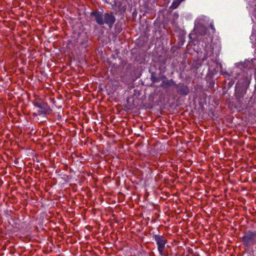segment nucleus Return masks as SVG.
I'll use <instances>...</instances> for the list:
<instances>
[{"label": "nucleus", "mask_w": 256, "mask_h": 256, "mask_svg": "<svg viewBox=\"0 0 256 256\" xmlns=\"http://www.w3.org/2000/svg\"><path fill=\"white\" fill-rule=\"evenodd\" d=\"M152 80L153 82H159L160 81V78H154Z\"/></svg>", "instance_id": "nucleus-10"}, {"label": "nucleus", "mask_w": 256, "mask_h": 256, "mask_svg": "<svg viewBox=\"0 0 256 256\" xmlns=\"http://www.w3.org/2000/svg\"><path fill=\"white\" fill-rule=\"evenodd\" d=\"M175 88L177 89L178 92L180 94L186 96L190 92L188 87L184 84H176Z\"/></svg>", "instance_id": "nucleus-6"}, {"label": "nucleus", "mask_w": 256, "mask_h": 256, "mask_svg": "<svg viewBox=\"0 0 256 256\" xmlns=\"http://www.w3.org/2000/svg\"><path fill=\"white\" fill-rule=\"evenodd\" d=\"M182 2L180 1V0H174L171 6H170V8H173V9H175V8H176L178 6L180 5V4Z\"/></svg>", "instance_id": "nucleus-9"}, {"label": "nucleus", "mask_w": 256, "mask_h": 256, "mask_svg": "<svg viewBox=\"0 0 256 256\" xmlns=\"http://www.w3.org/2000/svg\"><path fill=\"white\" fill-rule=\"evenodd\" d=\"M164 80H162V84L160 85L161 88L164 89L168 88L172 86H176V82L173 80L172 79L167 80L166 78L164 76Z\"/></svg>", "instance_id": "nucleus-7"}, {"label": "nucleus", "mask_w": 256, "mask_h": 256, "mask_svg": "<svg viewBox=\"0 0 256 256\" xmlns=\"http://www.w3.org/2000/svg\"><path fill=\"white\" fill-rule=\"evenodd\" d=\"M116 22V18L112 12L111 14L105 13L104 14V24H107L111 28Z\"/></svg>", "instance_id": "nucleus-4"}, {"label": "nucleus", "mask_w": 256, "mask_h": 256, "mask_svg": "<svg viewBox=\"0 0 256 256\" xmlns=\"http://www.w3.org/2000/svg\"><path fill=\"white\" fill-rule=\"evenodd\" d=\"M153 238L158 246L160 254L162 256H168V250L166 249V244L168 242L167 238L163 235L154 234Z\"/></svg>", "instance_id": "nucleus-1"}, {"label": "nucleus", "mask_w": 256, "mask_h": 256, "mask_svg": "<svg viewBox=\"0 0 256 256\" xmlns=\"http://www.w3.org/2000/svg\"><path fill=\"white\" fill-rule=\"evenodd\" d=\"M92 16L94 17L96 22L100 25L104 24V14L101 12L94 10L91 12Z\"/></svg>", "instance_id": "nucleus-5"}, {"label": "nucleus", "mask_w": 256, "mask_h": 256, "mask_svg": "<svg viewBox=\"0 0 256 256\" xmlns=\"http://www.w3.org/2000/svg\"><path fill=\"white\" fill-rule=\"evenodd\" d=\"M235 96H236L237 100H240V98L243 96V95L240 96V95H239L238 94H236Z\"/></svg>", "instance_id": "nucleus-11"}, {"label": "nucleus", "mask_w": 256, "mask_h": 256, "mask_svg": "<svg viewBox=\"0 0 256 256\" xmlns=\"http://www.w3.org/2000/svg\"><path fill=\"white\" fill-rule=\"evenodd\" d=\"M244 246L249 247L256 243V232L248 230L244 234L242 238Z\"/></svg>", "instance_id": "nucleus-2"}, {"label": "nucleus", "mask_w": 256, "mask_h": 256, "mask_svg": "<svg viewBox=\"0 0 256 256\" xmlns=\"http://www.w3.org/2000/svg\"><path fill=\"white\" fill-rule=\"evenodd\" d=\"M34 105L40 109L38 111L40 115L48 114L52 111L48 104L42 99L36 98L34 101Z\"/></svg>", "instance_id": "nucleus-3"}, {"label": "nucleus", "mask_w": 256, "mask_h": 256, "mask_svg": "<svg viewBox=\"0 0 256 256\" xmlns=\"http://www.w3.org/2000/svg\"><path fill=\"white\" fill-rule=\"evenodd\" d=\"M197 36H205L207 32V28L203 25H198L194 29Z\"/></svg>", "instance_id": "nucleus-8"}]
</instances>
